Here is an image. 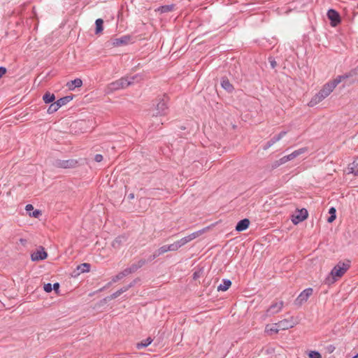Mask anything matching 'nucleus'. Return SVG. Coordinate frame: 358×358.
Masks as SVG:
<instances>
[{
  "label": "nucleus",
  "instance_id": "7ed1b4c3",
  "mask_svg": "<svg viewBox=\"0 0 358 358\" xmlns=\"http://www.w3.org/2000/svg\"><path fill=\"white\" fill-rule=\"evenodd\" d=\"M169 97L166 95L159 96L156 99V103H154V109L152 111V116L165 115L168 113L169 107Z\"/></svg>",
  "mask_w": 358,
  "mask_h": 358
},
{
  "label": "nucleus",
  "instance_id": "49530a36",
  "mask_svg": "<svg viewBox=\"0 0 358 358\" xmlns=\"http://www.w3.org/2000/svg\"><path fill=\"white\" fill-rule=\"evenodd\" d=\"M269 62H270L271 68L272 69L275 68V66H277L276 62L271 57L269 58Z\"/></svg>",
  "mask_w": 358,
  "mask_h": 358
},
{
  "label": "nucleus",
  "instance_id": "052dcab7",
  "mask_svg": "<svg viewBox=\"0 0 358 358\" xmlns=\"http://www.w3.org/2000/svg\"><path fill=\"white\" fill-rule=\"evenodd\" d=\"M357 67H358V66H357Z\"/></svg>",
  "mask_w": 358,
  "mask_h": 358
},
{
  "label": "nucleus",
  "instance_id": "2f4dec72",
  "mask_svg": "<svg viewBox=\"0 0 358 358\" xmlns=\"http://www.w3.org/2000/svg\"><path fill=\"white\" fill-rule=\"evenodd\" d=\"M123 238L122 237H117L113 241V243H112V245L113 248H119L120 245H121V243H122V239Z\"/></svg>",
  "mask_w": 358,
  "mask_h": 358
},
{
  "label": "nucleus",
  "instance_id": "4468645a",
  "mask_svg": "<svg viewBox=\"0 0 358 358\" xmlns=\"http://www.w3.org/2000/svg\"><path fill=\"white\" fill-rule=\"evenodd\" d=\"M276 325H278L280 330H285L293 327L294 323L287 319H285L276 323Z\"/></svg>",
  "mask_w": 358,
  "mask_h": 358
},
{
  "label": "nucleus",
  "instance_id": "c03bdc74",
  "mask_svg": "<svg viewBox=\"0 0 358 358\" xmlns=\"http://www.w3.org/2000/svg\"><path fill=\"white\" fill-rule=\"evenodd\" d=\"M94 160L96 162H101L103 160V156L101 155H100V154H96L94 156Z\"/></svg>",
  "mask_w": 358,
  "mask_h": 358
},
{
  "label": "nucleus",
  "instance_id": "58836bf2",
  "mask_svg": "<svg viewBox=\"0 0 358 358\" xmlns=\"http://www.w3.org/2000/svg\"><path fill=\"white\" fill-rule=\"evenodd\" d=\"M122 275H121L120 272L117 273L116 275L113 276L111 280L110 283H114L117 282L118 280L122 279Z\"/></svg>",
  "mask_w": 358,
  "mask_h": 358
},
{
  "label": "nucleus",
  "instance_id": "c756f323",
  "mask_svg": "<svg viewBox=\"0 0 358 358\" xmlns=\"http://www.w3.org/2000/svg\"><path fill=\"white\" fill-rule=\"evenodd\" d=\"M307 150L308 149L306 148H302L296 150H294L291 153L293 159L299 156L300 155L305 153Z\"/></svg>",
  "mask_w": 358,
  "mask_h": 358
},
{
  "label": "nucleus",
  "instance_id": "79ce46f5",
  "mask_svg": "<svg viewBox=\"0 0 358 358\" xmlns=\"http://www.w3.org/2000/svg\"><path fill=\"white\" fill-rule=\"evenodd\" d=\"M274 144V142L272 141V139H270L264 146V150H267L270 147H271Z\"/></svg>",
  "mask_w": 358,
  "mask_h": 358
},
{
  "label": "nucleus",
  "instance_id": "8fccbe9b",
  "mask_svg": "<svg viewBox=\"0 0 358 358\" xmlns=\"http://www.w3.org/2000/svg\"><path fill=\"white\" fill-rule=\"evenodd\" d=\"M6 69L4 67H0V78L6 73Z\"/></svg>",
  "mask_w": 358,
  "mask_h": 358
},
{
  "label": "nucleus",
  "instance_id": "f3484780",
  "mask_svg": "<svg viewBox=\"0 0 358 358\" xmlns=\"http://www.w3.org/2000/svg\"><path fill=\"white\" fill-rule=\"evenodd\" d=\"M221 86L228 92H231L234 90L233 85L230 83L227 78H222L221 80Z\"/></svg>",
  "mask_w": 358,
  "mask_h": 358
},
{
  "label": "nucleus",
  "instance_id": "de8ad7c7",
  "mask_svg": "<svg viewBox=\"0 0 358 358\" xmlns=\"http://www.w3.org/2000/svg\"><path fill=\"white\" fill-rule=\"evenodd\" d=\"M283 164L282 163H280V159L275 161L273 162V165H272V168L273 169H276L278 168V166H280V165Z\"/></svg>",
  "mask_w": 358,
  "mask_h": 358
},
{
  "label": "nucleus",
  "instance_id": "f257e3e1",
  "mask_svg": "<svg viewBox=\"0 0 358 358\" xmlns=\"http://www.w3.org/2000/svg\"><path fill=\"white\" fill-rule=\"evenodd\" d=\"M341 83V78H336L331 81L326 83L322 88L317 93L310 101L308 105L310 106H314L318 103L321 102L326 97H327L331 92L336 88V87Z\"/></svg>",
  "mask_w": 358,
  "mask_h": 358
},
{
  "label": "nucleus",
  "instance_id": "3c124183",
  "mask_svg": "<svg viewBox=\"0 0 358 358\" xmlns=\"http://www.w3.org/2000/svg\"><path fill=\"white\" fill-rule=\"evenodd\" d=\"M33 209H34V207H33V206L31 204H27L25 206V210L27 211H30V210H31Z\"/></svg>",
  "mask_w": 358,
  "mask_h": 358
},
{
  "label": "nucleus",
  "instance_id": "393cba45",
  "mask_svg": "<svg viewBox=\"0 0 358 358\" xmlns=\"http://www.w3.org/2000/svg\"><path fill=\"white\" fill-rule=\"evenodd\" d=\"M350 169L351 173L358 176V158L355 159L352 163L350 164Z\"/></svg>",
  "mask_w": 358,
  "mask_h": 358
},
{
  "label": "nucleus",
  "instance_id": "39448f33",
  "mask_svg": "<svg viewBox=\"0 0 358 358\" xmlns=\"http://www.w3.org/2000/svg\"><path fill=\"white\" fill-rule=\"evenodd\" d=\"M78 164V161L76 159H55L52 162V166L57 169H73Z\"/></svg>",
  "mask_w": 358,
  "mask_h": 358
},
{
  "label": "nucleus",
  "instance_id": "e433bc0d",
  "mask_svg": "<svg viewBox=\"0 0 358 358\" xmlns=\"http://www.w3.org/2000/svg\"><path fill=\"white\" fill-rule=\"evenodd\" d=\"M127 269L129 271V273L131 274L133 273H135L138 268V266L134 263L131 265H130L129 267H127Z\"/></svg>",
  "mask_w": 358,
  "mask_h": 358
},
{
  "label": "nucleus",
  "instance_id": "7c9ffc66",
  "mask_svg": "<svg viewBox=\"0 0 358 358\" xmlns=\"http://www.w3.org/2000/svg\"><path fill=\"white\" fill-rule=\"evenodd\" d=\"M287 134L286 131H282L278 134L277 136H273L271 139L275 143L276 142L279 141L282 138H283Z\"/></svg>",
  "mask_w": 358,
  "mask_h": 358
},
{
  "label": "nucleus",
  "instance_id": "412c9836",
  "mask_svg": "<svg viewBox=\"0 0 358 358\" xmlns=\"http://www.w3.org/2000/svg\"><path fill=\"white\" fill-rule=\"evenodd\" d=\"M266 332L268 334H277L280 331L276 323L273 324L271 325H266L265 329Z\"/></svg>",
  "mask_w": 358,
  "mask_h": 358
},
{
  "label": "nucleus",
  "instance_id": "a18cd8bd",
  "mask_svg": "<svg viewBox=\"0 0 358 358\" xmlns=\"http://www.w3.org/2000/svg\"><path fill=\"white\" fill-rule=\"evenodd\" d=\"M120 273L122 275V278H124L131 274L130 273H129L127 268L121 271Z\"/></svg>",
  "mask_w": 358,
  "mask_h": 358
},
{
  "label": "nucleus",
  "instance_id": "9b49d317",
  "mask_svg": "<svg viewBox=\"0 0 358 358\" xmlns=\"http://www.w3.org/2000/svg\"><path fill=\"white\" fill-rule=\"evenodd\" d=\"M327 17L331 20V25L332 27H336L341 22V17L338 13L334 9H329L328 10Z\"/></svg>",
  "mask_w": 358,
  "mask_h": 358
},
{
  "label": "nucleus",
  "instance_id": "c85d7f7f",
  "mask_svg": "<svg viewBox=\"0 0 358 358\" xmlns=\"http://www.w3.org/2000/svg\"><path fill=\"white\" fill-rule=\"evenodd\" d=\"M90 264H88V263H83V264H80L77 269L78 271H80L81 273H84V272H89L90 270Z\"/></svg>",
  "mask_w": 358,
  "mask_h": 358
},
{
  "label": "nucleus",
  "instance_id": "6ab92c4d",
  "mask_svg": "<svg viewBox=\"0 0 358 358\" xmlns=\"http://www.w3.org/2000/svg\"><path fill=\"white\" fill-rule=\"evenodd\" d=\"M231 285V282L230 280L224 279L222 280V283H221L217 287V291L225 292V291H227L230 287Z\"/></svg>",
  "mask_w": 358,
  "mask_h": 358
},
{
  "label": "nucleus",
  "instance_id": "6e6d98bb",
  "mask_svg": "<svg viewBox=\"0 0 358 358\" xmlns=\"http://www.w3.org/2000/svg\"><path fill=\"white\" fill-rule=\"evenodd\" d=\"M151 196H155V191H152L150 194Z\"/></svg>",
  "mask_w": 358,
  "mask_h": 358
},
{
  "label": "nucleus",
  "instance_id": "c9c22d12",
  "mask_svg": "<svg viewBox=\"0 0 358 358\" xmlns=\"http://www.w3.org/2000/svg\"><path fill=\"white\" fill-rule=\"evenodd\" d=\"M168 245V250L169 251H176L179 249L176 242H174L172 244L167 245Z\"/></svg>",
  "mask_w": 358,
  "mask_h": 358
},
{
  "label": "nucleus",
  "instance_id": "b1692460",
  "mask_svg": "<svg viewBox=\"0 0 358 358\" xmlns=\"http://www.w3.org/2000/svg\"><path fill=\"white\" fill-rule=\"evenodd\" d=\"M83 85V81L80 78H76L71 82V84H68L69 88L70 90H73L75 87H81Z\"/></svg>",
  "mask_w": 358,
  "mask_h": 358
},
{
  "label": "nucleus",
  "instance_id": "1a4fd4ad",
  "mask_svg": "<svg viewBox=\"0 0 358 358\" xmlns=\"http://www.w3.org/2000/svg\"><path fill=\"white\" fill-rule=\"evenodd\" d=\"M308 213L306 209L302 208L298 210L296 214L292 215V221L294 224H296L303 222L308 217Z\"/></svg>",
  "mask_w": 358,
  "mask_h": 358
},
{
  "label": "nucleus",
  "instance_id": "bb28decb",
  "mask_svg": "<svg viewBox=\"0 0 358 358\" xmlns=\"http://www.w3.org/2000/svg\"><path fill=\"white\" fill-rule=\"evenodd\" d=\"M103 21L102 19L99 18L96 20V22H95V24H96L95 33L96 34H99L103 31Z\"/></svg>",
  "mask_w": 358,
  "mask_h": 358
},
{
  "label": "nucleus",
  "instance_id": "5701e85b",
  "mask_svg": "<svg viewBox=\"0 0 358 358\" xmlns=\"http://www.w3.org/2000/svg\"><path fill=\"white\" fill-rule=\"evenodd\" d=\"M72 99H73V96H66L62 98H60L56 102L58 103L59 106L61 108L62 106L66 105L67 103H69Z\"/></svg>",
  "mask_w": 358,
  "mask_h": 358
},
{
  "label": "nucleus",
  "instance_id": "a878e982",
  "mask_svg": "<svg viewBox=\"0 0 358 358\" xmlns=\"http://www.w3.org/2000/svg\"><path fill=\"white\" fill-rule=\"evenodd\" d=\"M329 213L330 214V216L327 219V222L329 223L333 222L336 217V210L334 207H331L329 210Z\"/></svg>",
  "mask_w": 358,
  "mask_h": 358
},
{
  "label": "nucleus",
  "instance_id": "aec40b11",
  "mask_svg": "<svg viewBox=\"0 0 358 358\" xmlns=\"http://www.w3.org/2000/svg\"><path fill=\"white\" fill-rule=\"evenodd\" d=\"M55 99V96L54 94H52L49 92H47L43 96V100L45 103H50L54 102Z\"/></svg>",
  "mask_w": 358,
  "mask_h": 358
},
{
  "label": "nucleus",
  "instance_id": "09e8293b",
  "mask_svg": "<svg viewBox=\"0 0 358 358\" xmlns=\"http://www.w3.org/2000/svg\"><path fill=\"white\" fill-rule=\"evenodd\" d=\"M176 243H177V245H178L179 248L185 245L182 238L181 239L178 240V241H176Z\"/></svg>",
  "mask_w": 358,
  "mask_h": 358
},
{
  "label": "nucleus",
  "instance_id": "864d4df0",
  "mask_svg": "<svg viewBox=\"0 0 358 358\" xmlns=\"http://www.w3.org/2000/svg\"><path fill=\"white\" fill-rule=\"evenodd\" d=\"M128 199H134V193H131L128 195Z\"/></svg>",
  "mask_w": 358,
  "mask_h": 358
},
{
  "label": "nucleus",
  "instance_id": "473e14b6",
  "mask_svg": "<svg viewBox=\"0 0 358 358\" xmlns=\"http://www.w3.org/2000/svg\"><path fill=\"white\" fill-rule=\"evenodd\" d=\"M293 158L292 157V155L289 154L288 155H286V156H284L282 157H281L280 159V163H282L283 164H285L286 162L290 161V160H292Z\"/></svg>",
  "mask_w": 358,
  "mask_h": 358
},
{
  "label": "nucleus",
  "instance_id": "423d86ee",
  "mask_svg": "<svg viewBox=\"0 0 358 358\" xmlns=\"http://www.w3.org/2000/svg\"><path fill=\"white\" fill-rule=\"evenodd\" d=\"M313 289L310 287L305 289L294 301L295 305L301 306L313 294Z\"/></svg>",
  "mask_w": 358,
  "mask_h": 358
},
{
  "label": "nucleus",
  "instance_id": "ddd939ff",
  "mask_svg": "<svg viewBox=\"0 0 358 358\" xmlns=\"http://www.w3.org/2000/svg\"><path fill=\"white\" fill-rule=\"evenodd\" d=\"M206 231V229L205 228V229H202L201 230L194 231V232L189 234L188 236L183 237L182 238H183L185 244H187L189 242L193 241L194 239L199 237L203 234H204Z\"/></svg>",
  "mask_w": 358,
  "mask_h": 358
},
{
  "label": "nucleus",
  "instance_id": "a19ab883",
  "mask_svg": "<svg viewBox=\"0 0 358 358\" xmlns=\"http://www.w3.org/2000/svg\"><path fill=\"white\" fill-rule=\"evenodd\" d=\"M159 255H158L157 253V251L156 250L153 255H150L148 259V261L147 262H152V260H154L156 257H159Z\"/></svg>",
  "mask_w": 358,
  "mask_h": 358
},
{
  "label": "nucleus",
  "instance_id": "bf43d9fd",
  "mask_svg": "<svg viewBox=\"0 0 358 358\" xmlns=\"http://www.w3.org/2000/svg\"><path fill=\"white\" fill-rule=\"evenodd\" d=\"M335 349V347H332L331 352Z\"/></svg>",
  "mask_w": 358,
  "mask_h": 358
},
{
  "label": "nucleus",
  "instance_id": "f8f14e48",
  "mask_svg": "<svg viewBox=\"0 0 358 358\" xmlns=\"http://www.w3.org/2000/svg\"><path fill=\"white\" fill-rule=\"evenodd\" d=\"M48 257L47 252L44 250L43 248H41V250H38L34 252L31 255V259L33 262H38L40 260H43L46 259Z\"/></svg>",
  "mask_w": 358,
  "mask_h": 358
},
{
  "label": "nucleus",
  "instance_id": "603ef678",
  "mask_svg": "<svg viewBox=\"0 0 358 358\" xmlns=\"http://www.w3.org/2000/svg\"><path fill=\"white\" fill-rule=\"evenodd\" d=\"M59 288V284L58 282H56V283L53 284L52 289H55L56 292H57Z\"/></svg>",
  "mask_w": 358,
  "mask_h": 358
},
{
  "label": "nucleus",
  "instance_id": "cd10ccee",
  "mask_svg": "<svg viewBox=\"0 0 358 358\" xmlns=\"http://www.w3.org/2000/svg\"><path fill=\"white\" fill-rule=\"evenodd\" d=\"M60 107L59 106L58 103L55 101V102H52L49 108H48V113L49 114H52L54 113H55L56 111H57L59 110Z\"/></svg>",
  "mask_w": 358,
  "mask_h": 358
},
{
  "label": "nucleus",
  "instance_id": "4d7b16f0",
  "mask_svg": "<svg viewBox=\"0 0 358 358\" xmlns=\"http://www.w3.org/2000/svg\"><path fill=\"white\" fill-rule=\"evenodd\" d=\"M196 277H197V275H196V273H194V278H196Z\"/></svg>",
  "mask_w": 358,
  "mask_h": 358
},
{
  "label": "nucleus",
  "instance_id": "5fc2aeb1",
  "mask_svg": "<svg viewBox=\"0 0 358 358\" xmlns=\"http://www.w3.org/2000/svg\"><path fill=\"white\" fill-rule=\"evenodd\" d=\"M20 242L22 244L24 245V244L27 243V241H26L25 239H24V238H20Z\"/></svg>",
  "mask_w": 358,
  "mask_h": 358
},
{
  "label": "nucleus",
  "instance_id": "6e6552de",
  "mask_svg": "<svg viewBox=\"0 0 358 358\" xmlns=\"http://www.w3.org/2000/svg\"><path fill=\"white\" fill-rule=\"evenodd\" d=\"M336 78H341V83L345 79L352 78V80H351L350 83H354L355 82L358 80V67L357 66L351 69L349 72L343 75L338 76Z\"/></svg>",
  "mask_w": 358,
  "mask_h": 358
},
{
  "label": "nucleus",
  "instance_id": "37998d69",
  "mask_svg": "<svg viewBox=\"0 0 358 358\" xmlns=\"http://www.w3.org/2000/svg\"><path fill=\"white\" fill-rule=\"evenodd\" d=\"M41 214V212L39 210H36L34 211H33L32 213H30V216H32L34 217H38V216Z\"/></svg>",
  "mask_w": 358,
  "mask_h": 358
},
{
  "label": "nucleus",
  "instance_id": "a211bd4d",
  "mask_svg": "<svg viewBox=\"0 0 358 358\" xmlns=\"http://www.w3.org/2000/svg\"><path fill=\"white\" fill-rule=\"evenodd\" d=\"M175 7L174 4H170V5H165L158 7L155 10L160 12L161 13H165L171 12L173 10Z\"/></svg>",
  "mask_w": 358,
  "mask_h": 358
},
{
  "label": "nucleus",
  "instance_id": "f704fd0d",
  "mask_svg": "<svg viewBox=\"0 0 358 358\" xmlns=\"http://www.w3.org/2000/svg\"><path fill=\"white\" fill-rule=\"evenodd\" d=\"M157 251L158 255H162L164 253L169 252V250H168V245H166L160 247L158 250H157Z\"/></svg>",
  "mask_w": 358,
  "mask_h": 358
},
{
  "label": "nucleus",
  "instance_id": "f03ea898",
  "mask_svg": "<svg viewBox=\"0 0 358 358\" xmlns=\"http://www.w3.org/2000/svg\"><path fill=\"white\" fill-rule=\"evenodd\" d=\"M350 268V263L339 262L331 270L324 280L328 285L334 284L338 278L342 277Z\"/></svg>",
  "mask_w": 358,
  "mask_h": 358
},
{
  "label": "nucleus",
  "instance_id": "4be33fe9",
  "mask_svg": "<svg viewBox=\"0 0 358 358\" xmlns=\"http://www.w3.org/2000/svg\"><path fill=\"white\" fill-rule=\"evenodd\" d=\"M152 342V339L150 337L147 338L145 340L142 341L136 344V348L140 350L143 348L148 346Z\"/></svg>",
  "mask_w": 358,
  "mask_h": 358
},
{
  "label": "nucleus",
  "instance_id": "0eeeda50",
  "mask_svg": "<svg viewBox=\"0 0 358 358\" xmlns=\"http://www.w3.org/2000/svg\"><path fill=\"white\" fill-rule=\"evenodd\" d=\"M284 303L280 301L273 303L266 311V316L271 317L280 312L283 308Z\"/></svg>",
  "mask_w": 358,
  "mask_h": 358
},
{
  "label": "nucleus",
  "instance_id": "13d9d810",
  "mask_svg": "<svg viewBox=\"0 0 358 358\" xmlns=\"http://www.w3.org/2000/svg\"><path fill=\"white\" fill-rule=\"evenodd\" d=\"M352 358H358V354L355 356H354Z\"/></svg>",
  "mask_w": 358,
  "mask_h": 358
},
{
  "label": "nucleus",
  "instance_id": "dca6fc26",
  "mask_svg": "<svg viewBox=\"0 0 358 358\" xmlns=\"http://www.w3.org/2000/svg\"><path fill=\"white\" fill-rule=\"evenodd\" d=\"M136 280H134L129 285L120 288V289H118L117 291H116L115 292H114L111 295V298L115 299V298L118 297L119 296H120L122 293L127 292L129 288H131V287H133L135 285V283L136 282Z\"/></svg>",
  "mask_w": 358,
  "mask_h": 358
},
{
  "label": "nucleus",
  "instance_id": "ea45409f",
  "mask_svg": "<svg viewBox=\"0 0 358 358\" xmlns=\"http://www.w3.org/2000/svg\"><path fill=\"white\" fill-rule=\"evenodd\" d=\"M43 288L46 292H50L52 290V285L51 283H47L44 285Z\"/></svg>",
  "mask_w": 358,
  "mask_h": 358
},
{
  "label": "nucleus",
  "instance_id": "4c0bfd02",
  "mask_svg": "<svg viewBox=\"0 0 358 358\" xmlns=\"http://www.w3.org/2000/svg\"><path fill=\"white\" fill-rule=\"evenodd\" d=\"M147 261L144 259H139L138 262H136V263H134L137 266H138V268H141L143 265H145L146 264Z\"/></svg>",
  "mask_w": 358,
  "mask_h": 358
},
{
  "label": "nucleus",
  "instance_id": "9d476101",
  "mask_svg": "<svg viewBox=\"0 0 358 358\" xmlns=\"http://www.w3.org/2000/svg\"><path fill=\"white\" fill-rule=\"evenodd\" d=\"M131 37L129 35H124L120 38H113L111 43L115 47L124 46L129 44L131 41Z\"/></svg>",
  "mask_w": 358,
  "mask_h": 358
},
{
  "label": "nucleus",
  "instance_id": "20e7f679",
  "mask_svg": "<svg viewBox=\"0 0 358 358\" xmlns=\"http://www.w3.org/2000/svg\"><path fill=\"white\" fill-rule=\"evenodd\" d=\"M134 78H130L129 79L127 78H122L119 80H117L111 83H110L108 86V90L110 92L116 91L120 89H124L133 83Z\"/></svg>",
  "mask_w": 358,
  "mask_h": 358
},
{
  "label": "nucleus",
  "instance_id": "2eb2a0df",
  "mask_svg": "<svg viewBox=\"0 0 358 358\" xmlns=\"http://www.w3.org/2000/svg\"><path fill=\"white\" fill-rule=\"evenodd\" d=\"M250 225V220L247 218L243 219L240 220L236 226V230L237 231H243L248 228Z\"/></svg>",
  "mask_w": 358,
  "mask_h": 358
},
{
  "label": "nucleus",
  "instance_id": "72a5a7b5",
  "mask_svg": "<svg viewBox=\"0 0 358 358\" xmlns=\"http://www.w3.org/2000/svg\"><path fill=\"white\" fill-rule=\"evenodd\" d=\"M308 356L309 358H322V355L317 351H310Z\"/></svg>",
  "mask_w": 358,
  "mask_h": 358
}]
</instances>
